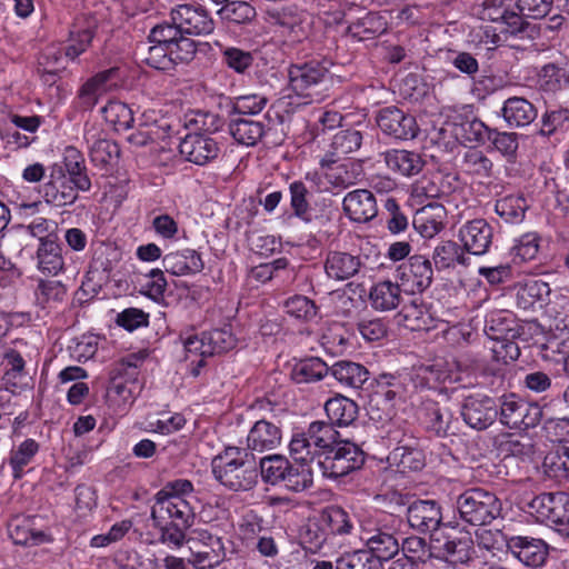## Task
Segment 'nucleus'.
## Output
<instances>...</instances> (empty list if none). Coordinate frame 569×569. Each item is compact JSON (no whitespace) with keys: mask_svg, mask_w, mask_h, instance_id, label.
<instances>
[{"mask_svg":"<svg viewBox=\"0 0 569 569\" xmlns=\"http://www.w3.org/2000/svg\"><path fill=\"white\" fill-rule=\"evenodd\" d=\"M98 27V20L91 14L78 16L69 31L68 46L64 49L57 44L48 46L39 58V66L48 76H56L66 68V58L76 59L90 46Z\"/></svg>","mask_w":569,"mask_h":569,"instance_id":"f257e3e1","label":"nucleus"},{"mask_svg":"<svg viewBox=\"0 0 569 569\" xmlns=\"http://www.w3.org/2000/svg\"><path fill=\"white\" fill-rule=\"evenodd\" d=\"M212 473L222 486L232 491H249L258 481V467L253 456L238 447H228L213 458Z\"/></svg>","mask_w":569,"mask_h":569,"instance_id":"f03ea898","label":"nucleus"},{"mask_svg":"<svg viewBox=\"0 0 569 569\" xmlns=\"http://www.w3.org/2000/svg\"><path fill=\"white\" fill-rule=\"evenodd\" d=\"M151 509V519H178L179 523L187 525L194 519L192 502L196 500L193 483L188 479H176L167 482L154 496Z\"/></svg>","mask_w":569,"mask_h":569,"instance_id":"7ed1b4c3","label":"nucleus"},{"mask_svg":"<svg viewBox=\"0 0 569 569\" xmlns=\"http://www.w3.org/2000/svg\"><path fill=\"white\" fill-rule=\"evenodd\" d=\"M339 436L330 422L313 421L306 431L292 435L289 442L290 457L296 462L318 461L340 441Z\"/></svg>","mask_w":569,"mask_h":569,"instance_id":"20e7f679","label":"nucleus"},{"mask_svg":"<svg viewBox=\"0 0 569 569\" xmlns=\"http://www.w3.org/2000/svg\"><path fill=\"white\" fill-rule=\"evenodd\" d=\"M455 509L463 522L486 526L501 516L502 503L496 493L482 488H471L457 497Z\"/></svg>","mask_w":569,"mask_h":569,"instance_id":"39448f33","label":"nucleus"},{"mask_svg":"<svg viewBox=\"0 0 569 569\" xmlns=\"http://www.w3.org/2000/svg\"><path fill=\"white\" fill-rule=\"evenodd\" d=\"M431 550L435 558H443L452 563H468L476 557L475 542L469 532L437 530L431 535Z\"/></svg>","mask_w":569,"mask_h":569,"instance_id":"423d86ee","label":"nucleus"},{"mask_svg":"<svg viewBox=\"0 0 569 569\" xmlns=\"http://www.w3.org/2000/svg\"><path fill=\"white\" fill-rule=\"evenodd\" d=\"M363 462L365 453L356 443L340 440L317 465L323 477L337 479L360 469Z\"/></svg>","mask_w":569,"mask_h":569,"instance_id":"0eeeda50","label":"nucleus"},{"mask_svg":"<svg viewBox=\"0 0 569 569\" xmlns=\"http://www.w3.org/2000/svg\"><path fill=\"white\" fill-rule=\"evenodd\" d=\"M528 511L540 522L559 527L569 536V495L562 491L543 492L528 502Z\"/></svg>","mask_w":569,"mask_h":569,"instance_id":"6e6552de","label":"nucleus"},{"mask_svg":"<svg viewBox=\"0 0 569 569\" xmlns=\"http://www.w3.org/2000/svg\"><path fill=\"white\" fill-rule=\"evenodd\" d=\"M498 413L500 422L510 429L533 428L542 418V409L538 403L528 402L516 393L500 398Z\"/></svg>","mask_w":569,"mask_h":569,"instance_id":"1a4fd4ad","label":"nucleus"},{"mask_svg":"<svg viewBox=\"0 0 569 569\" xmlns=\"http://www.w3.org/2000/svg\"><path fill=\"white\" fill-rule=\"evenodd\" d=\"M188 543L191 552L189 562L197 569L214 568L226 558L222 539L207 530H194Z\"/></svg>","mask_w":569,"mask_h":569,"instance_id":"9d476101","label":"nucleus"},{"mask_svg":"<svg viewBox=\"0 0 569 569\" xmlns=\"http://www.w3.org/2000/svg\"><path fill=\"white\" fill-rule=\"evenodd\" d=\"M328 71L318 62L311 61L301 64H293L289 68V83L292 91L310 101L322 99L319 89L327 80Z\"/></svg>","mask_w":569,"mask_h":569,"instance_id":"9b49d317","label":"nucleus"},{"mask_svg":"<svg viewBox=\"0 0 569 569\" xmlns=\"http://www.w3.org/2000/svg\"><path fill=\"white\" fill-rule=\"evenodd\" d=\"M321 172H308L306 179L317 186L318 191H329L331 188L346 189L356 184L361 177V167L353 162L329 166L327 160L320 161Z\"/></svg>","mask_w":569,"mask_h":569,"instance_id":"f8f14e48","label":"nucleus"},{"mask_svg":"<svg viewBox=\"0 0 569 569\" xmlns=\"http://www.w3.org/2000/svg\"><path fill=\"white\" fill-rule=\"evenodd\" d=\"M395 278L407 293L422 292L430 287L433 278L431 262L422 254L410 256L399 264Z\"/></svg>","mask_w":569,"mask_h":569,"instance_id":"ddd939ff","label":"nucleus"},{"mask_svg":"<svg viewBox=\"0 0 569 569\" xmlns=\"http://www.w3.org/2000/svg\"><path fill=\"white\" fill-rule=\"evenodd\" d=\"M121 80L118 67L97 72L80 87L77 96L79 106L84 110H92L101 97L119 87Z\"/></svg>","mask_w":569,"mask_h":569,"instance_id":"4468645a","label":"nucleus"},{"mask_svg":"<svg viewBox=\"0 0 569 569\" xmlns=\"http://www.w3.org/2000/svg\"><path fill=\"white\" fill-rule=\"evenodd\" d=\"M516 0H485L480 17L496 24L503 26L511 37H521L527 23L516 12Z\"/></svg>","mask_w":569,"mask_h":569,"instance_id":"2eb2a0df","label":"nucleus"},{"mask_svg":"<svg viewBox=\"0 0 569 569\" xmlns=\"http://www.w3.org/2000/svg\"><path fill=\"white\" fill-rule=\"evenodd\" d=\"M172 22L183 34L207 36L214 30V21L208 10L200 4H180L171 11Z\"/></svg>","mask_w":569,"mask_h":569,"instance_id":"dca6fc26","label":"nucleus"},{"mask_svg":"<svg viewBox=\"0 0 569 569\" xmlns=\"http://www.w3.org/2000/svg\"><path fill=\"white\" fill-rule=\"evenodd\" d=\"M461 416L470 428L485 430L496 421L498 407L495 399L489 396L471 395L465 399Z\"/></svg>","mask_w":569,"mask_h":569,"instance_id":"f3484780","label":"nucleus"},{"mask_svg":"<svg viewBox=\"0 0 569 569\" xmlns=\"http://www.w3.org/2000/svg\"><path fill=\"white\" fill-rule=\"evenodd\" d=\"M363 266L360 254L342 250H329L323 260L325 273L335 282L353 279L362 271Z\"/></svg>","mask_w":569,"mask_h":569,"instance_id":"a211bd4d","label":"nucleus"},{"mask_svg":"<svg viewBox=\"0 0 569 569\" xmlns=\"http://www.w3.org/2000/svg\"><path fill=\"white\" fill-rule=\"evenodd\" d=\"M463 248L471 254H486L493 240V228L483 218H476L463 223L458 233Z\"/></svg>","mask_w":569,"mask_h":569,"instance_id":"6ab92c4d","label":"nucleus"},{"mask_svg":"<svg viewBox=\"0 0 569 569\" xmlns=\"http://www.w3.org/2000/svg\"><path fill=\"white\" fill-rule=\"evenodd\" d=\"M380 130L395 139L408 140L417 136V123L412 116L396 107L381 109L377 117Z\"/></svg>","mask_w":569,"mask_h":569,"instance_id":"aec40b11","label":"nucleus"},{"mask_svg":"<svg viewBox=\"0 0 569 569\" xmlns=\"http://www.w3.org/2000/svg\"><path fill=\"white\" fill-rule=\"evenodd\" d=\"M509 551L521 563L531 568L543 566L549 556V547L542 539L527 536L510 537Z\"/></svg>","mask_w":569,"mask_h":569,"instance_id":"412c9836","label":"nucleus"},{"mask_svg":"<svg viewBox=\"0 0 569 569\" xmlns=\"http://www.w3.org/2000/svg\"><path fill=\"white\" fill-rule=\"evenodd\" d=\"M407 520L411 528L420 532H436L445 530L440 527L442 513L440 506L435 500L413 501L407 510Z\"/></svg>","mask_w":569,"mask_h":569,"instance_id":"4be33fe9","label":"nucleus"},{"mask_svg":"<svg viewBox=\"0 0 569 569\" xmlns=\"http://www.w3.org/2000/svg\"><path fill=\"white\" fill-rule=\"evenodd\" d=\"M180 153L190 162L204 166L220 152L218 142L204 134H188L179 146Z\"/></svg>","mask_w":569,"mask_h":569,"instance_id":"5701e85b","label":"nucleus"},{"mask_svg":"<svg viewBox=\"0 0 569 569\" xmlns=\"http://www.w3.org/2000/svg\"><path fill=\"white\" fill-rule=\"evenodd\" d=\"M380 156L389 171L403 178L419 174L426 164L419 152L407 149H390Z\"/></svg>","mask_w":569,"mask_h":569,"instance_id":"b1692460","label":"nucleus"},{"mask_svg":"<svg viewBox=\"0 0 569 569\" xmlns=\"http://www.w3.org/2000/svg\"><path fill=\"white\" fill-rule=\"evenodd\" d=\"M84 140L90 160L96 167L107 168L117 164L120 148L114 141L100 137L94 128L84 130Z\"/></svg>","mask_w":569,"mask_h":569,"instance_id":"393cba45","label":"nucleus"},{"mask_svg":"<svg viewBox=\"0 0 569 569\" xmlns=\"http://www.w3.org/2000/svg\"><path fill=\"white\" fill-rule=\"evenodd\" d=\"M346 214L355 222H367L377 216L378 208L373 193L366 189L348 192L342 201Z\"/></svg>","mask_w":569,"mask_h":569,"instance_id":"a878e982","label":"nucleus"},{"mask_svg":"<svg viewBox=\"0 0 569 569\" xmlns=\"http://www.w3.org/2000/svg\"><path fill=\"white\" fill-rule=\"evenodd\" d=\"M162 264L173 276L196 274L204 268L200 253L189 248L167 253L162 258Z\"/></svg>","mask_w":569,"mask_h":569,"instance_id":"bb28decb","label":"nucleus"},{"mask_svg":"<svg viewBox=\"0 0 569 569\" xmlns=\"http://www.w3.org/2000/svg\"><path fill=\"white\" fill-rule=\"evenodd\" d=\"M388 29L386 17L378 12H365L356 20L349 21L346 33L356 41L375 39Z\"/></svg>","mask_w":569,"mask_h":569,"instance_id":"cd10ccee","label":"nucleus"},{"mask_svg":"<svg viewBox=\"0 0 569 569\" xmlns=\"http://www.w3.org/2000/svg\"><path fill=\"white\" fill-rule=\"evenodd\" d=\"M280 428L267 420L257 421L247 436V447L252 451H266L277 448L281 443Z\"/></svg>","mask_w":569,"mask_h":569,"instance_id":"c85d7f7f","label":"nucleus"},{"mask_svg":"<svg viewBox=\"0 0 569 569\" xmlns=\"http://www.w3.org/2000/svg\"><path fill=\"white\" fill-rule=\"evenodd\" d=\"M536 107L522 97L508 98L501 108V116L511 128H523L537 118Z\"/></svg>","mask_w":569,"mask_h":569,"instance_id":"c756f323","label":"nucleus"},{"mask_svg":"<svg viewBox=\"0 0 569 569\" xmlns=\"http://www.w3.org/2000/svg\"><path fill=\"white\" fill-rule=\"evenodd\" d=\"M418 415L428 430L437 436L447 435L452 420V413L447 407H441L438 402L427 399L421 402Z\"/></svg>","mask_w":569,"mask_h":569,"instance_id":"7c9ffc66","label":"nucleus"},{"mask_svg":"<svg viewBox=\"0 0 569 569\" xmlns=\"http://www.w3.org/2000/svg\"><path fill=\"white\" fill-rule=\"evenodd\" d=\"M445 208L438 203L430 202L417 210L413 216V227L423 238L431 239L443 229L442 219Z\"/></svg>","mask_w":569,"mask_h":569,"instance_id":"2f4dec72","label":"nucleus"},{"mask_svg":"<svg viewBox=\"0 0 569 569\" xmlns=\"http://www.w3.org/2000/svg\"><path fill=\"white\" fill-rule=\"evenodd\" d=\"M485 332L490 340L502 337H519L520 326L508 310H492L486 317Z\"/></svg>","mask_w":569,"mask_h":569,"instance_id":"473e14b6","label":"nucleus"},{"mask_svg":"<svg viewBox=\"0 0 569 569\" xmlns=\"http://www.w3.org/2000/svg\"><path fill=\"white\" fill-rule=\"evenodd\" d=\"M369 300L375 310H395L399 307L402 300L401 286L398 281H378L370 288Z\"/></svg>","mask_w":569,"mask_h":569,"instance_id":"72a5a7b5","label":"nucleus"},{"mask_svg":"<svg viewBox=\"0 0 569 569\" xmlns=\"http://www.w3.org/2000/svg\"><path fill=\"white\" fill-rule=\"evenodd\" d=\"M3 359L6 361V372L2 376V387L13 395L19 393L28 387L24 360L13 350L7 351Z\"/></svg>","mask_w":569,"mask_h":569,"instance_id":"f704fd0d","label":"nucleus"},{"mask_svg":"<svg viewBox=\"0 0 569 569\" xmlns=\"http://www.w3.org/2000/svg\"><path fill=\"white\" fill-rule=\"evenodd\" d=\"M186 360L190 362V372L193 377L199 376L200 369L204 366V359L212 356V349L208 345L206 333L189 335L182 338Z\"/></svg>","mask_w":569,"mask_h":569,"instance_id":"c9c22d12","label":"nucleus"},{"mask_svg":"<svg viewBox=\"0 0 569 569\" xmlns=\"http://www.w3.org/2000/svg\"><path fill=\"white\" fill-rule=\"evenodd\" d=\"M325 410L332 426H350L358 417L357 403L343 396L329 399L325 405Z\"/></svg>","mask_w":569,"mask_h":569,"instance_id":"e433bc0d","label":"nucleus"},{"mask_svg":"<svg viewBox=\"0 0 569 569\" xmlns=\"http://www.w3.org/2000/svg\"><path fill=\"white\" fill-rule=\"evenodd\" d=\"M551 290L547 282L538 279H530L521 283L517 290V303L520 308L527 310L537 305L542 307Z\"/></svg>","mask_w":569,"mask_h":569,"instance_id":"4c0bfd02","label":"nucleus"},{"mask_svg":"<svg viewBox=\"0 0 569 569\" xmlns=\"http://www.w3.org/2000/svg\"><path fill=\"white\" fill-rule=\"evenodd\" d=\"M539 86L543 91L557 92L569 87V63L550 62L539 72Z\"/></svg>","mask_w":569,"mask_h":569,"instance_id":"58836bf2","label":"nucleus"},{"mask_svg":"<svg viewBox=\"0 0 569 569\" xmlns=\"http://www.w3.org/2000/svg\"><path fill=\"white\" fill-rule=\"evenodd\" d=\"M43 197L46 201L56 207H64L72 204L78 193L71 182L63 174L52 177L43 187Z\"/></svg>","mask_w":569,"mask_h":569,"instance_id":"ea45409f","label":"nucleus"},{"mask_svg":"<svg viewBox=\"0 0 569 569\" xmlns=\"http://www.w3.org/2000/svg\"><path fill=\"white\" fill-rule=\"evenodd\" d=\"M37 259L38 269L44 274L57 276L63 270L62 249L53 240H41L37 251Z\"/></svg>","mask_w":569,"mask_h":569,"instance_id":"a19ab883","label":"nucleus"},{"mask_svg":"<svg viewBox=\"0 0 569 569\" xmlns=\"http://www.w3.org/2000/svg\"><path fill=\"white\" fill-rule=\"evenodd\" d=\"M8 535L16 545L36 546L48 541L47 535L34 530L31 520L23 516H18L9 521Z\"/></svg>","mask_w":569,"mask_h":569,"instance_id":"79ce46f5","label":"nucleus"},{"mask_svg":"<svg viewBox=\"0 0 569 569\" xmlns=\"http://www.w3.org/2000/svg\"><path fill=\"white\" fill-rule=\"evenodd\" d=\"M229 131L238 143L251 147L263 137L264 124L252 119L233 118L229 123Z\"/></svg>","mask_w":569,"mask_h":569,"instance_id":"37998d69","label":"nucleus"},{"mask_svg":"<svg viewBox=\"0 0 569 569\" xmlns=\"http://www.w3.org/2000/svg\"><path fill=\"white\" fill-rule=\"evenodd\" d=\"M331 375L337 381L351 388H361L369 377L366 367L351 361L336 362L331 367Z\"/></svg>","mask_w":569,"mask_h":569,"instance_id":"c03bdc74","label":"nucleus"},{"mask_svg":"<svg viewBox=\"0 0 569 569\" xmlns=\"http://www.w3.org/2000/svg\"><path fill=\"white\" fill-rule=\"evenodd\" d=\"M320 523L330 535H348L353 529L351 516L340 507H328L320 516Z\"/></svg>","mask_w":569,"mask_h":569,"instance_id":"a18cd8bd","label":"nucleus"},{"mask_svg":"<svg viewBox=\"0 0 569 569\" xmlns=\"http://www.w3.org/2000/svg\"><path fill=\"white\" fill-rule=\"evenodd\" d=\"M402 551L403 557L400 559H408L422 569L435 567L432 561L435 553L431 550V542L428 546L422 538L409 537L405 539L402 542Z\"/></svg>","mask_w":569,"mask_h":569,"instance_id":"49530a36","label":"nucleus"},{"mask_svg":"<svg viewBox=\"0 0 569 569\" xmlns=\"http://www.w3.org/2000/svg\"><path fill=\"white\" fill-rule=\"evenodd\" d=\"M328 371L329 368L325 361L310 357L295 363L291 377L297 383H309L321 380Z\"/></svg>","mask_w":569,"mask_h":569,"instance_id":"de8ad7c7","label":"nucleus"},{"mask_svg":"<svg viewBox=\"0 0 569 569\" xmlns=\"http://www.w3.org/2000/svg\"><path fill=\"white\" fill-rule=\"evenodd\" d=\"M391 517L386 513H378L376 516L363 517L359 520V538L368 548L377 542L386 531H391L388 526Z\"/></svg>","mask_w":569,"mask_h":569,"instance_id":"09e8293b","label":"nucleus"},{"mask_svg":"<svg viewBox=\"0 0 569 569\" xmlns=\"http://www.w3.org/2000/svg\"><path fill=\"white\" fill-rule=\"evenodd\" d=\"M391 466H396L402 472L417 471L425 466L422 452L408 445L397 446L388 456Z\"/></svg>","mask_w":569,"mask_h":569,"instance_id":"8fccbe9b","label":"nucleus"},{"mask_svg":"<svg viewBox=\"0 0 569 569\" xmlns=\"http://www.w3.org/2000/svg\"><path fill=\"white\" fill-rule=\"evenodd\" d=\"M101 113L116 131H124L132 128L134 121L133 112L124 102L111 100L101 109Z\"/></svg>","mask_w":569,"mask_h":569,"instance_id":"3c124183","label":"nucleus"},{"mask_svg":"<svg viewBox=\"0 0 569 569\" xmlns=\"http://www.w3.org/2000/svg\"><path fill=\"white\" fill-rule=\"evenodd\" d=\"M527 201L521 196H506L496 201L495 211L507 223H520L525 219Z\"/></svg>","mask_w":569,"mask_h":569,"instance_id":"603ef678","label":"nucleus"},{"mask_svg":"<svg viewBox=\"0 0 569 569\" xmlns=\"http://www.w3.org/2000/svg\"><path fill=\"white\" fill-rule=\"evenodd\" d=\"M289 463V460L281 455H270L261 458L259 467L262 480L271 486L282 485Z\"/></svg>","mask_w":569,"mask_h":569,"instance_id":"864d4df0","label":"nucleus"},{"mask_svg":"<svg viewBox=\"0 0 569 569\" xmlns=\"http://www.w3.org/2000/svg\"><path fill=\"white\" fill-rule=\"evenodd\" d=\"M178 519H166L159 520V523L154 522L156 527H159L161 531L160 541L171 549H178L188 542L186 538V530L190 528L193 520H190L187 525L179 523Z\"/></svg>","mask_w":569,"mask_h":569,"instance_id":"5fc2aeb1","label":"nucleus"},{"mask_svg":"<svg viewBox=\"0 0 569 569\" xmlns=\"http://www.w3.org/2000/svg\"><path fill=\"white\" fill-rule=\"evenodd\" d=\"M300 466L296 467L289 463L283 479L282 486L288 490L301 492L312 486L313 472L310 467L312 462H298Z\"/></svg>","mask_w":569,"mask_h":569,"instance_id":"6e6d98bb","label":"nucleus"},{"mask_svg":"<svg viewBox=\"0 0 569 569\" xmlns=\"http://www.w3.org/2000/svg\"><path fill=\"white\" fill-rule=\"evenodd\" d=\"M539 241L536 232H528L516 239L509 252L512 262L521 263L535 259L539 251Z\"/></svg>","mask_w":569,"mask_h":569,"instance_id":"4d7b16f0","label":"nucleus"},{"mask_svg":"<svg viewBox=\"0 0 569 569\" xmlns=\"http://www.w3.org/2000/svg\"><path fill=\"white\" fill-rule=\"evenodd\" d=\"M461 167L468 174L488 178L492 173L493 163L482 151L469 149L463 154Z\"/></svg>","mask_w":569,"mask_h":569,"instance_id":"13d9d810","label":"nucleus"},{"mask_svg":"<svg viewBox=\"0 0 569 569\" xmlns=\"http://www.w3.org/2000/svg\"><path fill=\"white\" fill-rule=\"evenodd\" d=\"M379 560L370 551L357 550L336 560V569H380Z\"/></svg>","mask_w":569,"mask_h":569,"instance_id":"bf43d9fd","label":"nucleus"},{"mask_svg":"<svg viewBox=\"0 0 569 569\" xmlns=\"http://www.w3.org/2000/svg\"><path fill=\"white\" fill-rule=\"evenodd\" d=\"M167 280L161 269H151L140 279V292L156 302L163 299Z\"/></svg>","mask_w":569,"mask_h":569,"instance_id":"052dcab7","label":"nucleus"},{"mask_svg":"<svg viewBox=\"0 0 569 569\" xmlns=\"http://www.w3.org/2000/svg\"><path fill=\"white\" fill-rule=\"evenodd\" d=\"M491 130L481 120L475 118L461 122L456 129V136L463 142L485 143L488 141Z\"/></svg>","mask_w":569,"mask_h":569,"instance_id":"680f3d73","label":"nucleus"},{"mask_svg":"<svg viewBox=\"0 0 569 569\" xmlns=\"http://www.w3.org/2000/svg\"><path fill=\"white\" fill-rule=\"evenodd\" d=\"M461 249L451 240L440 241L433 249L432 261L438 270L453 267L456 262H461Z\"/></svg>","mask_w":569,"mask_h":569,"instance_id":"e2e57ef3","label":"nucleus"},{"mask_svg":"<svg viewBox=\"0 0 569 569\" xmlns=\"http://www.w3.org/2000/svg\"><path fill=\"white\" fill-rule=\"evenodd\" d=\"M218 14L224 21L240 24L251 21L256 16V10L248 2L231 1L226 3Z\"/></svg>","mask_w":569,"mask_h":569,"instance_id":"0e129e2a","label":"nucleus"},{"mask_svg":"<svg viewBox=\"0 0 569 569\" xmlns=\"http://www.w3.org/2000/svg\"><path fill=\"white\" fill-rule=\"evenodd\" d=\"M134 382L122 381L118 378H112V381L108 388L109 401L117 406L119 409L124 410L128 406L133 402L134 399Z\"/></svg>","mask_w":569,"mask_h":569,"instance_id":"69168bd1","label":"nucleus"},{"mask_svg":"<svg viewBox=\"0 0 569 569\" xmlns=\"http://www.w3.org/2000/svg\"><path fill=\"white\" fill-rule=\"evenodd\" d=\"M362 144V134L358 130H342L333 136L331 148L336 156L352 153Z\"/></svg>","mask_w":569,"mask_h":569,"instance_id":"338daca9","label":"nucleus"},{"mask_svg":"<svg viewBox=\"0 0 569 569\" xmlns=\"http://www.w3.org/2000/svg\"><path fill=\"white\" fill-rule=\"evenodd\" d=\"M254 61V57L250 51L236 47H228L222 51V62L237 73H246Z\"/></svg>","mask_w":569,"mask_h":569,"instance_id":"774afa93","label":"nucleus"}]
</instances>
